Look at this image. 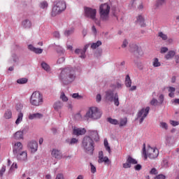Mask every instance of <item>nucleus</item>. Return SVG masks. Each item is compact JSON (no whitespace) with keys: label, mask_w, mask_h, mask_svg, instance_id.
Instances as JSON below:
<instances>
[{"label":"nucleus","mask_w":179,"mask_h":179,"mask_svg":"<svg viewBox=\"0 0 179 179\" xmlns=\"http://www.w3.org/2000/svg\"><path fill=\"white\" fill-rule=\"evenodd\" d=\"M167 89H168V92L169 93V96L171 99L174 98V93L176 92V87H168Z\"/></svg>","instance_id":"obj_24"},{"label":"nucleus","mask_w":179,"mask_h":179,"mask_svg":"<svg viewBox=\"0 0 179 179\" xmlns=\"http://www.w3.org/2000/svg\"><path fill=\"white\" fill-rule=\"evenodd\" d=\"M29 120H34V118H43V114L41 113H34L29 115Z\"/></svg>","instance_id":"obj_25"},{"label":"nucleus","mask_w":179,"mask_h":179,"mask_svg":"<svg viewBox=\"0 0 179 179\" xmlns=\"http://www.w3.org/2000/svg\"><path fill=\"white\" fill-rule=\"evenodd\" d=\"M51 155L52 157H54L55 159H57L58 160H61V159L62 158V152L57 149H53L52 150Z\"/></svg>","instance_id":"obj_17"},{"label":"nucleus","mask_w":179,"mask_h":179,"mask_svg":"<svg viewBox=\"0 0 179 179\" xmlns=\"http://www.w3.org/2000/svg\"><path fill=\"white\" fill-rule=\"evenodd\" d=\"M27 82V78H20L17 80V83L19 85H24Z\"/></svg>","instance_id":"obj_42"},{"label":"nucleus","mask_w":179,"mask_h":179,"mask_svg":"<svg viewBox=\"0 0 179 179\" xmlns=\"http://www.w3.org/2000/svg\"><path fill=\"white\" fill-rule=\"evenodd\" d=\"M101 45V41H98L96 43H94L91 45V48L92 50H96L98 47H100Z\"/></svg>","instance_id":"obj_37"},{"label":"nucleus","mask_w":179,"mask_h":179,"mask_svg":"<svg viewBox=\"0 0 179 179\" xmlns=\"http://www.w3.org/2000/svg\"><path fill=\"white\" fill-rule=\"evenodd\" d=\"M59 79L64 85H69L76 79V70L73 67L63 69L59 76Z\"/></svg>","instance_id":"obj_1"},{"label":"nucleus","mask_w":179,"mask_h":179,"mask_svg":"<svg viewBox=\"0 0 179 179\" xmlns=\"http://www.w3.org/2000/svg\"><path fill=\"white\" fill-rule=\"evenodd\" d=\"M99 12L102 19L106 20L110 13V6L107 3H104L100 6Z\"/></svg>","instance_id":"obj_8"},{"label":"nucleus","mask_w":179,"mask_h":179,"mask_svg":"<svg viewBox=\"0 0 179 179\" xmlns=\"http://www.w3.org/2000/svg\"><path fill=\"white\" fill-rule=\"evenodd\" d=\"M150 110V108L149 106H147L145 108H142L140 111L138 113V118L140 119V124H142L143 122V120L148 117V114H149V111Z\"/></svg>","instance_id":"obj_9"},{"label":"nucleus","mask_w":179,"mask_h":179,"mask_svg":"<svg viewBox=\"0 0 179 179\" xmlns=\"http://www.w3.org/2000/svg\"><path fill=\"white\" fill-rule=\"evenodd\" d=\"M127 45H128V41L127 40H124L123 41V43L122 45V48H125V47H127Z\"/></svg>","instance_id":"obj_62"},{"label":"nucleus","mask_w":179,"mask_h":179,"mask_svg":"<svg viewBox=\"0 0 179 179\" xmlns=\"http://www.w3.org/2000/svg\"><path fill=\"white\" fill-rule=\"evenodd\" d=\"M166 143L170 146V145H173L174 143V138L173 137H167L166 138Z\"/></svg>","instance_id":"obj_40"},{"label":"nucleus","mask_w":179,"mask_h":179,"mask_svg":"<svg viewBox=\"0 0 179 179\" xmlns=\"http://www.w3.org/2000/svg\"><path fill=\"white\" fill-rule=\"evenodd\" d=\"M22 26L24 27V29H31V22L29 20H24L22 22Z\"/></svg>","instance_id":"obj_21"},{"label":"nucleus","mask_w":179,"mask_h":179,"mask_svg":"<svg viewBox=\"0 0 179 179\" xmlns=\"http://www.w3.org/2000/svg\"><path fill=\"white\" fill-rule=\"evenodd\" d=\"M16 108H17V110L19 111V110H20L21 108H23V105H22L20 103L17 104Z\"/></svg>","instance_id":"obj_63"},{"label":"nucleus","mask_w":179,"mask_h":179,"mask_svg":"<svg viewBox=\"0 0 179 179\" xmlns=\"http://www.w3.org/2000/svg\"><path fill=\"white\" fill-rule=\"evenodd\" d=\"M73 99H77L78 100H80L82 99V96L79 95L78 93H74L72 95Z\"/></svg>","instance_id":"obj_48"},{"label":"nucleus","mask_w":179,"mask_h":179,"mask_svg":"<svg viewBox=\"0 0 179 179\" xmlns=\"http://www.w3.org/2000/svg\"><path fill=\"white\" fill-rule=\"evenodd\" d=\"M73 33V29H71L69 30H67L64 32L65 36H71Z\"/></svg>","instance_id":"obj_51"},{"label":"nucleus","mask_w":179,"mask_h":179,"mask_svg":"<svg viewBox=\"0 0 179 179\" xmlns=\"http://www.w3.org/2000/svg\"><path fill=\"white\" fill-rule=\"evenodd\" d=\"M23 150V144L20 142L14 143L13 145V152L14 155H17V153H20Z\"/></svg>","instance_id":"obj_11"},{"label":"nucleus","mask_w":179,"mask_h":179,"mask_svg":"<svg viewBox=\"0 0 179 179\" xmlns=\"http://www.w3.org/2000/svg\"><path fill=\"white\" fill-rule=\"evenodd\" d=\"M53 36L54 37H55V38H59V36H60L59 32L55 31V33H53Z\"/></svg>","instance_id":"obj_60"},{"label":"nucleus","mask_w":179,"mask_h":179,"mask_svg":"<svg viewBox=\"0 0 179 179\" xmlns=\"http://www.w3.org/2000/svg\"><path fill=\"white\" fill-rule=\"evenodd\" d=\"M85 16L93 20L96 24L100 26V20H97L96 15L97 10L96 8H92L90 7H84Z\"/></svg>","instance_id":"obj_6"},{"label":"nucleus","mask_w":179,"mask_h":179,"mask_svg":"<svg viewBox=\"0 0 179 179\" xmlns=\"http://www.w3.org/2000/svg\"><path fill=\"white\" fill-rule=\"evenodd\" d=\"M22 121H23V113L20 112L18 113L17 118L15 121L16 125H19V124H20V122H22Z\"/></svg>","instance_id":"obj_27"},{"label":"nucleus","mask_w":179,"mask_h":179,"mask_svg":"<svg viewBox=\"0 0 179 179\" xmlns=\"http://www.w3.org/2000/svg\"><path fill=\"white\" fill-rule=\"evenodd\" d=\"M41 67L43 69H44V71H46V72H50V71H51V67H50V65L45 63V62H43L41 63Z\"/></svg>","instance_id":"obj_26"},{"label":"nucleus","mask_w":179,"mask_h":179,"mask_svg":"<svg viewBox=\"0 0 179 179\" xmlns=\"http://www.w3.org/2000/svg\"><path fill=\"white\" fill-rule=\"evenodd\" d=\"M158 37H160V38H162L164 41H166L167 40V38H169V37L167 36V34L162 31L158 33Z\"/></svg>","instance_id":"obj_39"},{"label":"nucleus","mask_w":179,"mask_h":179,"mask_svg":"<svg viewBox=\"0 0 179 179\" xmlns=\"http://www.w3.org/2000/svg\"><path fill=\"white\" fill-rule=\"evenodd\" d=\"M113 101H114V104L117 107H118V106H120V101H119V99H118V94H117V93L115 94Z\"/></svg>","instance_id":"obj_34"},{"label":"nucleus","mask_w":179,"mask_h":179,"mask_svg":"<svg viewBox=\"0 0 179 179\" xmlns=\"http://www.w3.org/2000/svg\"><path fill=\"white\" fill-rule=\"evenodd\" d=\"M170 124L171 125H172L173 127H177V125H179V122L177 121H174V120H171L170 121Z\"/></svg>","instance_id":"obj_54"},{"label":"nucleus","mask_w":179,"mask_h":179,"mask_svg":"<svg viewBox=\"0 0 179 179\" xmlns=\"http://www.w3.org/2000/svg\"><path fill=\"white\" fill-rule=\"evenodd\" d=\"M39 8H41V9H47V8H48V2H47V1H41Z\"/></svg>","instance_id":"obj_28"},{"label":"nucleus","mask_w":179,"mask_h":179,"mask_svg":"<svg viewBox=\"0 0 179 179\" xmlns=\"http://www.w3.org/2000/svg\"><path fill=\"white\" fill-rule=\"evenodd\" d=\"M28 148L30 149L31 153H36L38 149V143L36 141H32L29 143Z\"/></svg>","instance_id":"obj_16"},{"label":"nucleus","mask_w":179,"mask_h":179,"mask_svg":"<svg viewBox=\"0 0 179 179\" xmlns=\"http://www.w3.org/2000/svg\"><path fill=\"white\" fill-rule=\"evenodd\" d=\"M66 9V3L64 0H59L58 1L55 2V5L52 8L51 15L53 17L57 16V15H59L61 12H64Z\"/></svg>","instance_id":"obj_4"},{"label":"nucleus","mask_w":179,"mask_h":179,"mask_svg":"<svg viewBox=\"0 0 179 179\" xmlns=\"http://www.w3.org/2000/svg\"><path fill=\"white\" fill-rule=\"evenodd\" d=\"M79 142V140L78 138H73L71 139L69 142V145H75Z\"/></svg>","instance_id":"obj_45"},{"label":"nucleus","mask_w":179,"mask_h":179,"mask_svg":"<svg viewBox=\"0 0 179 179\" xmlns=\"http://www.w3.org/2000/svg\"><path fill=\"white\" fill-rule=\"evenodd\" d=\"M86 117L92 120H99L101 117V112L97 107H91L86 113Z\"/></svg>","instance_id":"obj_7"},{"label":"nucleus","mask_w":179,"mask_h":179,"mask_svg":"<svg viewBox=\"0 0 179 179\" xmlns=\"http://www.w3.org/2000/svg\"><path fill=\"white\" fill-rule=\"evenodd\" d=\"M131 85H132V81L131 80V78H129V76L127 75L125 79V85L127 87H131Z\"/></svg>","instance_id":"obj_30"},{"label":"nucleus","mask_w":179,"mask_h":179,"mask_svg":"<svg viewBox=\"0 0 179 179\" xmlns=\"http://www.w3.org/2000/svg\"><path fill=\"white\" fill-rule=\"evenodd\" d=\"M164 3H166V0H157L155 6L156 8H162Z\"/></svg>","instance_id":"obj_33"},{"label":"nucleus","mask_w":179,"mask_h":179,"mask_svg":"<svg viewBox=\"0 0 179 179\" xmlns=\"http://www.w3.org/2000/svg\"><path fill=\"white\" fill-rule=\"evenodd\" d=\"M108 122H110V124H112L113 125H118L119 122L118 120L116 119H113L111 117H108L107 119Z\"/></svg>","instance_id":"obj_35"},{"label":"nucleus","mask_w":179,"mask_h":179,"mask_svg":"<svg viewBox=\"0 0 179 179\" xmlns=\"http://www.w3.org/2000/svg\"><path fill=\"white\" fill-rule=\"evenodd\" d=\"M134 169L136 171H140V170H142V165L141 164H136L134 166Z\"/></svg>","instance_id":"obj_52"},{"label":"nucleus","mask_w":179,"mask_h":179,"mask_svg":"<svg viewBox=\"0 0 179 179\" xmlns=\"http://www.w3.org/2000/svg\"><path fill=\"white\" fill-rule=\"evenodd\" d=\"M90 166L91 167V172L94 174V173H96V166L94 165H93V164L90 163Z\"/></svg>","instance_id":"obj_49"},{"label":"nucleus","mask_w":179,"mask_h":179,"mask_svg":"<svg viewBox=\"0 0 179 179\" xmlns=\"http://www.w3.org/2000/svg\"><path fill=\"white\" fill-rule=\"evenodd\" d=\"M173 103L175 104H179V99H175L173 101Z\"/></svg>","instance_id":"obj_64"},{"label":"nucleus","mask_w":179,"mask_h":179,"mask_svg":"<svg viewBox=\"0 0 179 179\" xmlns=\"http://www.w3.org/2000/svg\"><path fill=\"white\" fill-rule=\"evenodd\" d=\"M127 118L120 120V127H124V125H127Z\"/></svg>","instance_id":"obj_46"},{"label":"nucleus","mask_w":179,"mask_h":179,"mask_svg":"<svg viewBox=\"0 0 179 179\" xmlns=\"http://www.w3.org/2000/svg\"><path fill=\"white\" fill-rule=\"evenodd\" d=\"M155 178L156 179H166V176H164L163 174H159V175L157 176Z\"/></svg>","instance_id":"obj_58"},{"label":"nucleus","mask_w":179,"mask_h":179,"mask_svg":"<svg viewBox=\"0 0 179 179\" xmlns=\"http://www.w3.org/2000/svg\"><path fill=\"white\" fill-rule=\"evenodd\" d=\"M88 134L91 138V139H94V141H99V133L96 130H89Z\"/></svg>","instance_id":"obj_19"},{"label":"nucleus","mask_w":179,"mask_h":179,"mask_svg":"<svg viewBox=\"0 0 179 179\" xmlns=\"http://www.w3.org/2000/svg\"><path fill=\"white\" fill-rule=\"evenodd\" d=\"M174 55H176V52L171 50L165 55V58L166 59H171Z\"/></svg>","instance_id":"obj_29"},{"label":"nucleus","mask_w":179,"mask_h":179,"mask_svg":"<svg viewBox=\"0 0 179 179\" xmlns=\"http://www.w3.org/2000/svg\"><path fill=\"white\" fill-rule=\"evenodd\" d=\"M105 98L108 101H113L114 100V92L113 90H108L106 92Z\"/></svg>","instance_id":"obj_18"},{"label":"nucleus","mask_w":179,"mask_h":179,"mask_svg":"<svg viewBox=\"0 0 179 179\" xmlns=\"http://www.w3.org/2000/svg\"><path fill=\"white\" fill-rule=\"evenodd\" d=\"M4 118H6V120H10V118H12V111L10 110H8L5 112Z\"/></svg>","instance_id":"obj_31"},{"label":"nucleus","mask_w":179,"mask_h":179,"mask_svg":"<svg viewBox=\"0 0 179 179\" xmlns=\"http://www.w3.org/2000/svg\"><path fill=\"white\" fill-rule=\"evenodd\" d=\"M44 101L43 94L38 91L34 92L30 97V103L31 106L38 107L41 106Z\"/></svg>","instance_id":"obj_5"},{"label":"nucleus","mask_w":179,"mask_h":179,"mask_svg":"<svg viewBox=\"0 0 179 179\" xmlns=\"http://www.w3.org/2000/svg\"><path fill=\"white\" fill-rule=\"evenodd\" d=\"M137 23H138V24H140V26L141 27H145V19L143 18V17H142V15H138L137 17V20H136Z\"/></svg>","instance_id":"obj_22"},{"label":"nucleus","mask_w":179,"mask_h":179,"mask_svg":"<svg viewBox=\"0 0 179 179\" xmlns=\"http://www.w3.org/2000/svg\"><path fill=\"white\" fill-rule=\"evenodd\" d=\"M6 171V166H3L0 170V177H3Z\"/></svg>","instance_id":"obj_44"},{"label":"nucleus","mask_w":179,"mask_h":179,"mask_svg":"<svg viewBox=\"0 0 179 179\" xmlns=\"http://www.w3.org/2000/svg\"><path fill=\"white\" fill-rule=\"evenodd\" d=\"M159 104H163L164 102V94H160L159 96Z\"/></svg>","instance_id":"obj_47"},{"label":"nucleus","mask_w":179,"mask_h":179,"mask_svg":"<svg viewBox=\"0 0 179 179\" xmlns=\"http://www.w3.org/2000/svg\"><path fill=\"white\" fill-rule=\"evenodd\" d=\"M85 134H86L85 128L74 127L73 129V135H76V136H80L81 135H85Z\"/></svg>","instance_id":"obj_14"},{"label":"nucleus","mask_w":179,"mask_h":179,"mask_svg":"<svg viewBox=\"0 0 179 179\" xmlns=\"http://www.w3.org/2000/svg\"><path fill=\"white\" fill-rule=\"evenodd\" d=\"M81 146L86 153L93 155V152H94V142L90 136H85L83 138Z\"/></svg>","instance_id":"obj_2"},{"label":"nucleus","mask_w":179,"mask_h":179,"mask_svg":"<svg viewBox=\"0 0 179 179\" xmlns=\"http://www.w3.org/2000/svg\"><path fill=\"white\" fill-rule=\"evenodd\" d=\"M62 108V103L61 101H57L54 104V108L55 110H56V111L61 110Z\"/></svg>","instance_id":"obj_32"},{"label":"nucleus","mask_w":179,"mask_h":179,"mask_svg":"<svg viewBox=\"0 0 179 179\" xmlns=\"http://www.w3.org/2000/svg\"><path fill=\"white\" fill-rule=\"evenodd\" d=\"M98 163H105L106 164H110V159L107 157H104L103 151L99 152Z\"/></svg>","instance_id":"obj_13"},{"label":"nucleus","mask_w":179,"mask_h":179,"mask_svg":"<svg viewBox=\"0 0 179 179\" xmlns=\"http://www.w3.org/2000/svg\"><path fill=\"white\" fill-rule=\"evenodd\" d=\"M60 99H62V100L63 101H66L68 100V97H66V96H65V93L62 92V94L60 96Z\"/></svg>","instance_id":"obj_50"},{"label":"nucleus","mask_w":179,"mask_h":179,"mask_svg":"<svg viewBox=\"0 0 179 179\" xmlns=\"http://www.w3.org/2000/svg\"><path fill=\"white\" fill-rule=\"evenodd\" d=\"M65 62V58L64 57H60L57 60V64H64Z\"/></svg>","instance_id":"obj_56"},{"label":"nucleus","mask_w":179,"mask_h":179,"mask_svg":"<svg viewBox=\"0 0 179 179\" xmlns=\"http://www.w3.org/2000/svg\"><path fill=\"white\" fill-rule=\"evenodd\" d=\"M56 179H64V174L62 173L57 174Z\"/></svg>","instance_id":"obj_61"},{"label":"nucleus","mask_w":179,"mask_h":179,"mask_svg":"<svg viewBox=\"0 0 179 179\" xmlns=\"http://www.w3.org/2000/svg\"><path fill=\"white\" fill-rule=\"evenodd\" d=\"M115 89H122V84L120 83H116V85H115Z\"/></svg>","instance_id":"obj_55"},{"label":"nucleus","mask_w":179,"mask_h":179,"mask_svg":"<svg viewBox=\"0 0 179 179\" xmlns=\"http://www.w3.org/2000/svg\"><path fill=\"white\" fill-rule=\"evenodd\" d=\"M131 164H138V161L132 157L129 156L127 159L126 163L123 164V169H131Z\"/></svg>","instance_id":"obj_10"},{"label":"nucleus","mask_w":179,"mask_h":179,"mask_svg":"<svg viewBox=\"0 0 179 179\" xmlns=\"http://www.w3.org/2000/svg\"><path fill=\"white\" fill-rule=\"evenodd\" d=\"M152 65L153 66H155V68H157L159 66H161L162 64L159 62V59L155 58L152 62Z\"/></svg>","instance_id":"obj_38"},{"label":"nucleus","mask_w":179,"mask_h":179,"mask_svg":"<svg viewBox=\"0 0 179 179\" xmlns=\"http://www.w3.org/2000/svg\"><path fill=\"white\" fill-rule=\"evenodd\" d=\"M96 100L97 103H100V101H101V95L100 94L96 95Z\"/></svg>","instance_id":"obj_59"},{"label":"nucleus","mask_w":179,"mask_h":179,"mask_svg":"<svg viewBox=\"0 0 179 179\" xmlns=\"http://www.w3.org/2000/svg\"><path fill=\"white\" fill-rule=\"evenodd\" d=\"M104 146H105L106 150L108 152L109 155H111V148L108 146V141H107V139L104 140Z\"/></svg>","instance_id":"obj_36"},{"label":"nucleus","mask_w":179,"mask_h":179,"mask_svg":"<svg viewBox=\"0 0 179 179\" xmlns=\"http://www.w3.org/2000/svg\"><path fill=\"white\" fill-rule=\"evenodd\" d=\"M150 104L151 106H154L155 107H156V106H158L159 105V101H157V99L153 98L150 102Z\"/></svg>","instance_id":"obj_41"},{"label":"nucleus","mask_w":179,"mask_h":179,"mask_svg":"<svg viewBox=\"0 0 179 179\" xmlns=\"http://www.w3.org/2000/svg\"><path fill=\"white\" fill-rule=\"evenodd\" d=\"M29 50L35 52V54H42L43 49L34 48L32 45H28Z\"/></svg>","instance_id":"obj_20"},{"label":"nucleus","mask_w":179,"mask_h":179,"mask_svg":"<svg viewBox=\"0 0 179 179\" xmlns=\"http://www.w3.org/2000/svg\"><path fill=\"white\" fill-rule=\"evenodd\" d=\"M89 48V45H85L83 49H76V54H80V58H86V51Z\"/></svg>","instance_id":"obj_15"},{"label":"nucleus","mask_w":179,"mask_h":179,"mask_svg":"<svg viewBox=\"0 0 179 179\" xmlns=\"http://www.w3.org/2000/svg\"><path fill=\"white\" fill-rule=\"evenodd\" d=\"M158 171L157 169H156V168H152L151 169V171H150V174H154L155 176H156V174H157Z\"/></svg>","instance_id":"obj_53"},{"label":"nucleus","mask_w":179,"mask_h":179,"mask_svg":"<svg viewBox=\"0 0 179 179\" xmlns=\"http://www.w3.org/2000/svg\"><path fill=\"white\" fill-rule=\"evenodd\" d=\"M143 155L145 160L146 159H148V157H149V159H151V160H152L156 159L157 156H159V150L156 148H152L150 146H148L146 151V145L143 144Z\"/></svg>","instance_id":"obj_3"},{"label":"nucleus","mask_w":179,"mask_h":179,"mask_svg":"<svg viewBox=\"0 0 179 179\" xmlns=\"http://www.w3.org/2000/svg\"><path fill=\"white\" fill-rule=\"evenodd\" d=\"M14 138L17 139V141L20 139H23V131H17L14 134Z\"/></svg>","instance_id":"obj_23"},{"label":"nucleus","mask_w":179,"mask_h":179,"mask_svg":"<svg viewBox=\"0 0 179 179\" xmlns=\"http://www.w3.org/2000/svg\"><path fill=\"white\" fill-rule=\"evenodd\" d=\"M159 127H161V128H162L163 129H169V125H167V123L164 122H161Z\"/></svg>","instance_id":"obj_43"},{"label":"nucleus","mask_w":179,"mask_h":179,"mask_svg":"<svg viewBox=\"0 0 179 179\" xmlns=\"http://www.w3.org/2000/svg\"><path fill=\"white\" fill-rule=\"evenodd\" d=\"M169 51V48H167L166 47H164L161 48V53L162 54H164L166 52H167Z\"/></svg>","instance_id":"obj_57"},{"label":"nucleus","mask_w":179,"mask_h":179,"mask_svg":"<svg viewBox=\"0 0 179 179\" xmlns=\"http://www.w3.org/2000/svg\"><path fill=\"white\" fill-rule=\"evenodd\" d=\"M15 156H16L17 160L20 162H26L27 160V152L26 151H21L15 154Z\"/></svg>","instance_id":"obj_12"}]
</instances>
